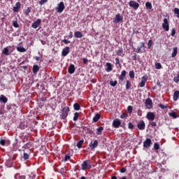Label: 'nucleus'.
Masks as SVG:
<instances>
[{"instance_id": "c03bdc74", "label": "nucleus", "mask_w": 179, "mask_h": 179, "mask_svg": "<svg viewBox=\"0 0 179 179\" xmlns=\"http://www.w3.org/2000/svg\"><path fill=\"white\" fill-rule=\"evenodd\" d=\"M159 148L160 147H159V144L157 143H155L154 144V148L155 149V150H159Z\"/></svg>"}, {"instance_id": "b1692460", "label": "nucleus", "mask_w": 179, "mask_h": 179, "mask_svg": "<svg viewBox=\"0 0 179 179\" xmlns=\"http://www.w3.org/2000/svg\"><path fill=\"white\" fill-rule=\"evenodd\" d=\"M117 55H118L119 57H124V50L122 48H120L117 51Z\"/></svg>"}, {"instance_id": "7c9ffc66", "label": "nucleus", "mask_w": 179, "mask_h": 179, "mask_svg": "<svg viewBox=\"0 0 179 179\" xmlns=\"http://www.w3.org/2000/svg\"><path fill=\"white\" fill-rule=\"evenodd\" d=\"M129 76L131 78V79H134V78H135V72H134V71H130L129 73Z\"/></svg>"}, {"instance_id": "4d7b16f0", "label": "nucleus", "mask_w": 179, "mask_h": 179, "mask_svg": "<svg viewBox=\"0 0 179 179\" xmlns=\"http://www.w3.org/2000/svg\"><path fill=\"white\" fill-rule=\"evenodd\" d=\"M151 127H157V124L156 123V122H152L150 123Z\"/></svg>"}, {"instance_id": "4468645a", "label": "nucleus", "mask_w": 179, "mask_h": 179, "mask_svg": "<svg viewBox=\"0 0 179 179\" xmlns=\"http://www.w3.org/2000/svg\"><path fill=\"white\" fill-rule=\"evenodd\" d=\"M40 24H41V20L38 19L35 22H34L32 24L31 27L33 29H37V27H38V26H40Z\"/></svg>"}, {"instance_id": "4c0bfd02", "label": "nucleus", "mask_w": 179, "mask_h": 179, "mask_svg": "<svg viewBox=\"0 0 179 179\" xmlns=\"http://www.w3.org/2000/svg\"><path fill=\"white\" fill-rule=\"evenodd\" d=\"M145 6L147 9H152V3L149 1L145 3Z\"/></svg>"}, {"instance_id": "09e8293b", "label": "nucleus", "mask_w": 179, "mask_h": 179, "mask_svg": "<svg viewBox=\"0 0 179 179\" xmlns=\"http://www.w3.org/2000/svg\"><path fill=\"white\" fill-rule=\"evenodd\" d=\"M23 157H24V160H27V159H29V154L24 152Z\"/></svg>"}, {"instance_id": "c756f323", "label": "nucleus", "mask_w": 179, "mask_h": 179, "mask_svg": "<svg viewBox=\"0 0 179 179\" xmlns=\"http://www.w3.org/2000/svg\"><path fill=\"white\" fill-rule=\"evenodd\" d=\"M17 51H18L19 52H26V49L24 48L17 47Z\"/></svg>"}, {"instance_id": "69168bd1", "label": "nucleus", "mask_w": 179, "mask_h": 179, "mask_svg": "<svg viewBox=\"0 0 179 179\" xmlns=\"http://www.w3.org/2000/svg\"><path fill=\"white\" fill-rule=\"evenodd\" d=\"M69 38H72V37H73V34L72 33V31L69 32Z\"/></svg>"}, {"instance_id": "bf43d9fd", "label": "nucleus", "mask_w": 179, "mask_h": 179, "mask_svg": "<svg viewBox=\"0 0 179 179\" xmlns=\"http://www.w3.org/2000/svg\"><path fill=\"white\" fill-rule=\"evenodd\" d=\"M63 43H64V44H69V43H71V41H68L67 39H64Z\"/></svg>"}, {"instance_id": "3c124183", "label": "nucleus", "mask_w": 179, "mask_h": 179, "mask_svg": "<svg viewBox=\"0 0 179 179\" xmlns=\"http://www.w3.org/2000/svg\"><path fill=\"white\" fill-rule=\"evenodd\" d=\"M47 1H48V0H41L39 1V5H44L45 3V2H47Z\"/></svg>"}, {"instance_id": "e2e57ef3", "label": "nucleus", "mask_w": 179, "mask_h": 179, "mask_svg": "<svg viewBox=\"0 0 179 179\" xmlns=\"http://www.w3.org/2000/svg\"><path fill=\"white\" fill-rule=\"evenodd\" d=\"M120 118H127V115L125 113L122 114Z\"/></svg>"}, {"instance_id": "774afa93", "label": "nucleus", "mask_w": 179, "mask_h": 179, "mask_svg": "<svg viewBox=\"0 0 179 179\" xmlns=\"http://www.w3.org/2000/svg\"><path fill=\"white\" fill-rule=\"evenodd\" d=\"M111 179H117L116 176H112Z\"/></svg>"}, {"instance_id": "2f4dec72", "label": "nucleus", "mask_w": 179, "mask_h": 179, "mask_svg": "<svg viewBox=\"0 0 179 179\" xmlns=\"http://www.w3.org/2000/svg\"><path fill=\"white\" fill-rule=\"evenodd\" d=\"M83 140H80L78 143H77V148H78V149H80V148H82V145H83Z\"/></svg>"}, {"instance_id": "412c9836", "label": "nucleus", "mask_w": 179, "mask_h": 179, "mask_svg": "<svg viewBox=\"0 0 179 179\" xmlns=\"http://www.w3.org/2000/svg\"><path fill=\"white\" fill-rule=\"evenodd\" d=\"M69 73H75V65L71 64L69 67Z\"/></svg>"}, {"instance_id": "f257e3e1", "label": "nucleus", "mask_w": 179, "mask_h": 179, "mask_svg": "<svg viewBox=\"0 0 179 179\" xmlns=\"http://www.w3.org/2000/svg\"><path fill=\"white\" fill-rule=\"evenodd\" d=\"M133 50L134 52H137V54H143V52H145V43L141 42L137 48H133Z\"/></svg>"}, {"instance_id": "a19ab883", "label": "nucleus", "mask_w": 179, "mask_h": 179, "mask_svg": "<svg viewBox=\"0 0 179 179\" xmlns=\"http://www.w3.org/2000/svg\"><path fill=\"white\" fill-rule=\"evenodd\" d=\"M132 110H134V108H132L131 106H129L127 107V111L129 114H132Z\"/></svg>"}, {"instance_id": "aec40b11", "label": "nucleus", "mask_w": 179, "mask_h": 179, "mask_svg": "<svg viewBox=\"0 0 179 179\" xmlns=\"http://www.w3.org/2000/svg\"><path fill=\"white\" fill-rule=\"evenodd\" d=\"M2 54L3 55H10V52H9V49H8V48H4L2 50Z\"/></svg>"}, {"instance_id": "9b49d317", "label": "nucleus", "mask_w": 179, "mask_h": 179, "mask_svg": "<svg viewBox=\"0 0 179 179\" xmlns=\"http://www.w3.org/2000/svg\"><path fill=\"white\" fill-rule=\"evenodd\" d=\"M148 82V77L147 76H143L141 78V82L139 84L140 87H145V85Z\"/></svg>"}, {"instance_id": "423d86ee", "label": "nucleus", "mask_w": 179, "mask_h": 179, "mask_svg": "<svg viewBox=\"0 0 179 179\" xmlns=\"http://www.w3.org/2000/svg\"><path fill=\"white\" fill-rule=\"evenodd\" d=\"M162 28L164 29V30H165V31H169V30H170V27L169 24V20H167V18L164 19V22L162 24Z\"/></svg>"}, {"instance_id": "c85d7f7f", "label": "nucleus", "mask_w": 179, "mask_h": 179, "mask_svg": "<svg viewBox=\"0 0 179 179\" xmlns=\"http://www.w3.org/2000/svg\"><path fill=\"white\" fill-rule=\"evenodd\" d=\"M103 127H99L97 129H96V134L97 135H101V132L103 131Z\"/></svg>"}, {"instance_id": "ddd939ff", "label": "nucleus", "mask_w": 179, "mask_h": 179, "mask_svg": "<svg viewBox=\"0 0 179 179\" xmlns=\"http://www.w3.org/2000/svg\"><path fill=\"white\" fill-rule=\"evenodd\" d=\"M152 140H150V138H147L143 143V146L148 149V148H150Z\"/></svg>"}, {"instance_id": "393cba45", "label": "nucleus", "mask_w": 179, "mask_h": 179, "mask_svg": "<svg viewBox=\"0 0 179 179\" xmlns=\"http://www.w3.org/2000/svg\"><path fill=\"white\" fill-rule=\"evenodd\" d=\"M32 71L34 73H37L40 71V67L38 65H34Z\"/></svg>"}, {"instance_id": "f8f14e48", "label": "nucleus", "mask_w": 179, "mask_h": 179, "mask_svg": "<svg viewBox=\"0 0 179 179\" xmlns=\"http://www.w3.org/2000/svg\"><path fill=\"white\" fill-rule=\"evenodd\" d=\"M145 127H146V124H145V122H143V120H141L138 124V128L141 131H143V129H145Z\"/></svg>"}, {"instance_id": "338daca9", "label": "nucleus", "mask_w": 179, "mask_h": 179, "mask_svg": "<svg viewBox=\"0 0 179 179\" xmlns=\"http://www.w3.org/2000/svg\"><path fill=\"white\" fill-rule=\"evenodd\" d=\"M124 78H125V77L120 76V80H121L122 82V80H124Z\"/></svg>"}, {"instance_id": "58836bf2", "label": "nucleus", "mask_w": 179, "mask_h": 179, "mask_svg": "<svg viewBox=\"0 0 179 179\" xmlns=\"http://www.w3.org/2000/svg\"><path fill=\"white\" fill-rule=\"evenodd\" d=\"M169 117H173V118H177V115L176 112H171L169 113Z\"/></svg>"}, {"instance_id": "de8ad7c7", "label": "nucleus", "mask_w": 179, "mask_h": 179, "mask_svg": "<svg viewBox=\"0 0 179 179\" xmlns=\"http://www.w3.org/2000/svg\"><path fill=\"white\" fill-rule=\"evenodd\" d=\"M7 110L8 111H9V113H10L12 114V113H13V110H12V106H7Z\"/></svg>"}, {"instance_id": "f03ea898", "label": "nucleus", "mask_w": 179, "mask_h": 179, "mask_svg": "<svg viewBox=\"0 0 179 179\" xmlns=\"http://www.w3.org/2000/svg\"><path fill=\"white\" fill-rule=\"evenodd\" d=\"M68 113H69V107L66 106L62 108V111L60 112V117L62 120H65L66 117H68Z\"/></svg>"}, {"instance_id": "f704fd0d", "label": "nucleus", "mask_w": 179, "mask_h": 179, "mask_svg": "<svg viewBox=\"0 0 179 179\" xmlns=\"http://www.w3.org/2000/svg\"><path fill=\"white\" fill-rule=\"evenodd\" d=\"M174 13H175V15H176V17H178V19H179V8H174Z\"/></svg>"}, {"instance_id": "20e7f679", "label": "nucleus", "mask_w": 179, "mask_h": 179, "mask_svg": "<svg viewBox=\"0 0 179 179\" xmlns=\"http://www.w3.org/2000/svg\"><path fill=\"white\" fill-rule=\"evenodd\" d=\"M124 20V17L121 14L117 13L113 18V23H121Z\"/></svg>"}, {"instance_id": "f3484780", "label": "nucleus", "mask_w": 179, "mask_h": 179, "mask_svg": "<svg viewBox=\"0 0 179 179\" xmlns=\"http://www.w3.org/2000/svg\"><path fill=\"white\" fill-rule=\"evenodd\" d=\"M178 52V48L177 47L173 48V52L171 54L172 58H176L177 57V54Z\"/></svg>"}, {"instance_id": "864d4df0", "label": "nucleus", "mask_w": 179, "mask_h": 179, "mask_svg": "<svg viewBox=\"0 0 179 179\" xmlns=\"http://www.w3.org/2000/svg\"><path fill=\"white\" fill-rule=\"evenodd\" d=\"M172 37H174V36H176V29H173L172 31H171V34Z\"/></svg>"}, {"instance_id": "6e6552de", "label": "nucleus", "mask_w": 179, "mask_h": 179, "mask_svg": "<svg viewBox=\"0 0 179 179\" xmlns=\"http://www.w3.org/2000/svg\"><path fill=\"white\" fill-rule=\"evenodd\" d=\"M129 6H130V8H133L134 10H138V8H139V4L135 1H131L129 3Z\"/></svg>"}, {"instance_id": "6ab92c4d", "label": "nucleus", "mask_w": 179, "mask_h": 179, "mask_svg": "<svg viewBox=\"0 0 179 179\" xmlns=\"http://www.w3.org/2000/svg\"><path fill=\"white\" fill-rule=\"evenodd\" d=\"M74 36L76 38H82L83 37V34H82V32L78 31L74 33Z\"/></svg>"}, {"instance_id": "0eeeda50", "label": "nucleus", "mask_w": 179, "mask_h": 179, "mask_svg": "<svg viewBox=\"0 0 179 179\" xmlns=\"http://www.w3.org/2000/svg\"><path fill=\"white\" fill-rule=\"evenodd\" d=\"M145 106L146 108H148L149 110L153 107V102L150 98L145 99Z\"/></svg>"}, {"instance_id": "13d9d810", "label": "nucleus", "mask_w": 179, "mask_h": 179, "mask_svg": "<svg viewBox=\"0 0 179 179\" xmlns=\"http://www.w3.org/2000/svg\"><path fill=\"white\" fill-rule=\"evenodd\" d=\"M83 64H86L89 62V60L87 58H83Z\"/></svg>"}, {"instance_id": "1a4fd4ad", "label": "nucleus", "mask_w": 179, "mask_h": 179, "mask_svg": "<svg viewBox=\"0 0 179 179\" xmlns=\"http://www.w3.org/2000/svg\"><path fill=\"white\" fill-rule=\"evenodd\" d=\"M99 145V141L97 140H94V141H91L90 143V148L91 150H94V149H96L97 148V145Z\"/></svg>"}, {"instance_id": "cd10ccee", "label": "nucleus", "mask_w": 179, "mask_h": 179, "mask_svg": "<svg viewBox=\"0 0 179 179\" xmlns=\"http://www.w3.org/2000/svg\"><path fill=\"white\" fill-rule=\"evenodd\" d=\"M100 120V114L97 113L94 117H93V121L94 122H97Z\"/></svg>"}, {"instance_id": "9d476101", "label": "nucleus", "mask_w": 179, "mask_h": 179, "mask_svg": "<svg viewBox=\"0 0 179 179\" xmlns=\"http://www.w3.org/2000/svg\"><path fill=\"white\" fill-rule=\"evenodd\" d=\"M120 125H121V120L120 119H115L113 122V127L114 128H120Z\"/></svg>"}, {"instance_id": "2eb2a0df", "label": "nucleus", "mask_w": 179, "mask_h": 179, "mask_svg": "<svg viewBox=\"0 0 179 179\" xmlns=\"http://www.w3.org/2000/svg\"><path fill=\"white\" fill-rule=\"evenodd\" d=\"M146 118H148V120H150L151 121H153V120L156 118V116L155 115V113L152 112H149L146 115Z\"/></svg>"}, {"instance_id": "052dcab7", "label": "nucleus", "mask_w": 179, "mask_h": 179, "mask_svg": "<svg viewBox=\"0 0 179 179\" xmlns=\"http://www.w3.org/2000/svg\"><path fill=\"white\" fill-rule=\"evenodd\" d=\"M138 115H139V117H142V110H141V109H139L137 112Z\"/></svg>"}, {"instance_id": "a211bd4d", "label": "nucleus", "mask_w": 179, "mask_h": 179, "mask_svg": "<svg viewBox=\"0 0 179 179\" xmlns=\"http://www.w3.org/2000/svg\"><path fill=\"white\" fill-rule=\"evenodd\" d=\"M21 4L20 2H17L15 6L13 7L14 12H19V9L20 8Z\"/></svg>"}, {"instance_id": "4be33fe9", "label": "nucleus", "mask_w": 179, "mask_h": 179, "mask_svg": "<svg viewBox=\"0 0 179 179\" xmlns=\"http://www.w3.org/2000/svg\"><path fill=\"white\" fill-rule=\"evenodd\" d=\"M178 97H179V91L176 90V91H175V92L173 94L174 101H177V100H178Z\"/></svg>"}, {"instance_id": "dca6fc26", "label": "nucleus", "mask_w": 179, "mask_h": 179, "mask_svg": "<svg viewBox=\"0 0 179 179\" xmlns=\"http://www.w3.org/2000/svg\"><path fill=\"white\" fill-rule=\"evenodd\" d=\"M69 51H70L69 47L67 46V47L64 48L62 52V55L63 57H66V55H68V54H69Z\"/></svg>"}, {"instance_id": "603ef678", "label": "nucleus", "mask_w": 179, "mask_h": 179, "mask_svg": "<svg viewBox=\"0 0 179 179\" xmlns=\"http://www.w3.org/2000/svg\"><path fill=\"white\" fill-rule=\"evenodd\" d=\"M126 75H127V71H125V70H123V71H122V73H121L120 76H123V77L125 78Z\"/></svg>"}, {"instance_id": "bb28decb", "label": "nucleus", "mask_w": 179, "mask_h": 179, "mask_svg": "<svg viewBox=\"0 0 179 179\" xmlns=\"http://www.w3.org/2000/svg\"><path fill=\"white\" fill-rule=\"evenodd\" d=\"M73 108L76 111H79V110H80V105H79L78 103H76L73 104Z\"/></svg>"}, {"instance_id": "ea45409f", "label": "nucleus", "mask_w": 179, "mask_h": 179, "mask_svg": "<svg viewBox=\"0 0 179 179\" xmlns=\"http://www.w3.org/2000/svg\"><path fill=\"white\" fill-rule=\"evenodd\" d=\"M0 145H1V146H5L6 145V141L1 138V140H0Z\"/></svg>"}, {"instance_id": "0e129e2a", "label": "nucleus", "mask_w": 179, "mask_h": 179, "mask_svg": "<svg viewBox=\"0 0 179 179\" xmlns=\"http://www.w3.org/2000/svg\"><path fill=\"white\" fill-rule=\"evenodd\" d=\"M132 58L134 61H136V53H134V55L132 56Z\"/></svg>"}, {"instance_id": "e433bc0d", "label": "nucleus", "mask_w": 179, "mask_h": 179, "mask_svg": "<svg viewBox=\"0 0 179 179\" xmlns=\"http://www.w3.org/2000/svg\"><path fill=\"white\" fill-rule=\"evenodd\" d=\"M130 88H131V83L129 82V80H127L126 83V90H129Z\"/></svg>"}, {"instance_id": "5fc2aeb1", "label": "nucleus", "mask_w": 179, "mask_h": 179, "mask_svg": "<svg viewBox=\"0 0 179 179\" xmlns=\"http://www.w3.org/2000/svg\"><path fill=\"white\" fill-rule=\"evenodd\" d=\"M173 80L174 82H176V83H178L179 78L178 77V76L173 78Z\"/></svg>"}, {"instance_id": "39448f33", "label": "nucleus", "mask_w": 179, "mask_h": 179, "mask_svg": "<svg viewBox=\"0 0 179 179\" xmlns=\"http://www.w3.org/2000/svg\"><path fill=\"white\" fill-rule=\"evenodd\" d=\"M91 166H92V162L85 160L81 164V169L86 170V169H87V167H91Z\"/></svg>"}, {"instance_id": "6e6d98bb", "label": "nucleus", "mask_w": 179, "mask_h": 179, "mask_svg": "<svg viewBox=\"0 0 179 179\" xmlns=\"http://www.w3.org/2000/svg\"><path fill=\"white\" fill-rule=\"evenodd\" d=\"M31 10H30V8H27L25 10L26 15H29V13L31 12Z\"/></svg>"}, {"instance_id": "37998d69", "label": "nucleus", "mask_w": 179, "mask_h": 179, "mask_svg": "<svg viewBox=\"0 0 179 179\" xmlns=\"http://www.w3.org/2000/svg\"><path fill=\"white\" fill-rule=\"evenodd\" d=\"M128 128L129 129H134V124H132V122H129Z\"/></svg>"}, {"instance_id": "5701e85b", "label": "nucleus", "mask_w": 179, "mask_h": 179, "mask_svg": "<svg viewBox=\"0 0 179 179\" xmlns=\"http://www.w3.org/2000/svg\"><path fill=\"white\" fill-rule=\"evenodd\" d=\"M0 101H2V103H8V98L5 96V95H1L0 96Z\"/></svg>"}, {"instance_id": "680f3d73", "label": "nucleus", "mask_w": 179, "mask_h": 179, "mask_svg": "<svg viewBox=\"0 0 179 179\" xmlns=\"http://www.w3.org/2000/svg\"><path fill=\"white\" fill-rule=\"evenodd\" d=\"M125 171H127V168H126V167H123V168L120 170V173H125Z\"/></svg>"}, {"instance_id": "72a5a7b5", "label": "nucleus", "mask_w": 179, "mask_h": 179, "mask_svg": "<svg viewBox=\"0 0 179 179\" xmlns=\"http://www.w3.org/2000/svg\"><path fill=\"white\" fill-rule=\"evenodd\" d=\"M116 66L120 68L121 66V63H120V59L118 57L115 58Z\"/></svg>"}, {"instance_id": "a18cd8bd", "label": "nucleus", "mask_w": 179, "mask_h": 179, "mask_svg": "<svg viewBox=\"0 0 179 179\" xmlns=\"http://www.w3.org/2000/svg\"><path fill=\"white\" fill-rule=\"evenodd\" d=\"M159 107L162 108V110H164V108H167V105H163L161 103L159 105Z\"/></svg>"}, {"instance_id": "79ce46f5", "label": "nucleus", "mask_w": 179, "mask_h": 179, "mask_svg": "<svg viewBox=\"0 0 179 179\" xmlns=\"http://www.w3.org/2000/svg\"><path fill=\"white\" fill-rule=\"evenodd\" d=\"M155 68H156V69H162V64L156 63L155 64Z\"/></svg>"}, {"instance_id": "c9c22d12", "label": "nucleus", "mask_w": 179, "mask_h": 179, "mask_svg": "<svg viewBox=\"0 0 179 179\" xmlns=\"http://www.w3.org/2000/svg\"><path fill=\"white\" fill-rule=\"evenodd\" d=\"M78 118H79V113L76 112L74 113L73 121H78Z\"/></svg>"}, {"instance_id": "49530a36", "label": "nucleus", "mask_w": 179, "mask_h": 179, "mask_svg": "<svg viewBox=\"0 0 179 179\" xmlns=\"http://www.w3.org/2000/svg\"><path fill=\"white\" fill-rule=\"evenodd\" d=\"M13 25L16 28L19 27V24L17 23V21H16V20L13 22Z\"/></svg>"}, {"instance_id": "473e14b6", "label": "nucleus", "mask_w": 179, "mask_h": 179, "mask_svg": "<svg viewBox=\"0 0 179 179\" xmlns=\"http://www.w3.org/2000/svg\"><path fill=\"white\" fill-rule=\"evenodd\" d=\"M117 83H118V82H117V80H115V81L110 80V86H112L113 87L117 86Z\"/></svg>"}, {"instance_id": "8fccbe9b", "label": "nucleus", "mask_w": 179, "mask_h": 179, "mask_svg": "<svg viewBox=\"0 0 179 179\" xmlns=\"http://www.w3.org/2000/svg\"><path fill=\"white\" fill-rule=\"evenodd\" d=\"M70 159H71V156L66 155L65 156V157H64V161H65V162H68V160H70Z\"/></svg>"}, {"instance_id": "7ed1b4c3", "label": "nucleus", "mask_w": 179, "mask_h": 179, "mask_svg": "<svg viewBox=\"0 0 179 179\" xmlns=\"http://www.w3.org/2000/svg\"><path fill=\"white\" fill-rule=\"evenodd\" d=\"M64 9H65V4L63 3V1H61L57 5V7H56V10H57V13H62V12H64Z\"/></svg>"}, {"instance_id": "a878e982", "label": "nucleus", "mask_w": 179, "mask_h": 179, "mask_svg": "<svg viewBox=\"0 0 179 179\" xmlns=\"http://www.w3.org/2000/svg\"><path fill=\"white\" fill-rule=\"evenodd\" d=\"M106 65L108 66L106 69V72H111V71H113V66L110 63H106Z\"/></svg>"}]
</instances>
